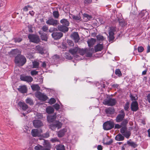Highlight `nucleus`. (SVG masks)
<instances>
[{
  "instance_id": "obj_12",
  "label": "nucleus",
  "mask_w": 150,
  "mask_h": 150,
  "mask_svg": "<svg viewBox=\"0 0 150 150\" xmlns=\"http://www.w3.org/2000/svg\"><path fill=\"white\" fill-rule=\"evenodd\" d=\"M20 79L22 81H26L28 82H31L33 80V78L31 76L21 75L20 76Z\"/></svg>"
},
{
  "instance_id": "obj_16",
  "label": "nucleus",
  "mask_w": 150,
  "mask_h": 150,
  "mask_svg": "<svg viewBox=\"0 0 150 150\" xmlns=\"http://www.w3.org/2000/svg\"><path fill=\"white\" fill-rule=\"evenodd\" d=\"M57 28L59 31L64 33L67 32L68 30V28L67 27L63 25H59L58 26Z\"/></svg>"
},
{
  "instance_id": "obj_55",
  "label": "nucleus",
  "mask_w": 150,
  "mask_h": 150,
  "mask_svg": "<svg viewBox=\"0 0 150 150\" xmlns=\"http://www.w3.org/2000/svg\"><path fill=\"white\" fill-rule=\"evenodd\" d=\"M54 107L57 110H58L59 108V105L57 103H56L54 105Z\"/></svg>"
},
{
  "instance_id": "obj_64",
  "label": "nucleus",
  "mask_w": 150,
  "mask_h": 150,
  "mask_svg": "<svg viewBox=\"0 0 150 150\" xmlns=\"http://www.w3.org/2000/svg\"><path fill=\"white\" fill-rule=\"evenodd\" d=\"M28 31L29 32L32 33L33 32V31L32 30V27L31 25H28Z\"/></svg>"
},
{
  "instance_id": "obj_40",
  "label": "nucleus",
  "mask_w": 150,
  "mask_h": 150,
  "mask_svg": "<svg viewBox=\"0 0 150 150\" xmlns=\"http://www.w3.org/2000/svg\"><path fill=\"white\" fill-rule=\"evenodd\" d=\"M50 141L52 143L59 142V139L56 137L52 138L50 140Z\"/></svg>"
},
{
  "instance_id": "obj_14",
  "label": "nucleus",
  "mask_w": 150,
  "mask_h": 150,
  "mask_svg": "<svg viewBox=\"0 0 150 150\" xmlns=\"http://www.w3.org/2000/svg\"><path fill=\"white\" fill-rule=\"evenodd\" d=\"M131 109L132 111H137L138 109V103L137 101H133L131 105Z\"/></svg>"
},
{
  "instance_id": "obj_45",
  "label": "nucleus",
  "mask_w": 150,
  "mask_h": 150,
  "mask_svg": "<svg viewBox=\"0 0 150 150\" xmlns=\"http://www.w3.org/2000/svg\"><path fill=\"white\" fill-rule=\"evenodd\" d=\"M114 34H109V41H112L113 40L114 38Z\"/></svg>"
},
{
  "instance_id": "obj_29",
  "label": "nucleus",
  "mask_w": 150,
  "mask_h": 150,
  "mask_svg": "<svg viewBox=\"0 0 150 150\" xmlns=\"http://www.w3.org/2000/svg\"><path fill=\"white\" fill-rule=\"evenodd\" d=\"M56 147V150H64L65 149L64 146L61 144L58 145Z\"/></svg>"
},
{
  "instance_id": "obj_52",
  "label": "nucleus",
  "mask_w": 150,
  "mask_h": 150,
  "mask_svg": "<svg viewBox=\"0 0 150 150\" xmlns=\"http://www.w3.org/2000/svg\"><path fill=\"white\" fill-rule=\"evenodd\" d=\"M83 16L84 17L87 18L88 20L92 18V17L91 16L88 15L87 14L85 13L83 15Z\"/></svg>"
},
{
  "instance_id": "obj_62",
  "label": "nucleus",
  "mask_w": 150,
  "mask_h": 150,
  "mask_svg": "<svg viewBox=\"0 0 150 150\" xmlns=\"http://www.w3.org/2000/svg\"><path fill=\"white\" fill-rule=\"evenodd\" d=\"M129 104L128 103H126L124 106V109L126 110H127L129 108Z\"/></svg>"
},
{
  "instance_id": "obj_59",
  "label": "nucleus",
  "mask_w": 150,
  "mask_h": 150,
  "mask_svg": "<svg viewBox=\"0 0 150 150\" xmlns=\"http://www.w3.org/2000/svg\"><path fill=\"white\" fill-rule=\"evenodd\" d=\"M29 5H28L26 6H25L23 8V10L24 11H26L28 10V8L30 7Z\"/></svg>"
},
{
  "instance_id": "obj_50",
  "label": "nucleus",
  "mask_w": 150,
  "mask_h": 150,
  "mask_svg": "<svg viewBox=\"0 0 150 150\" xmlns=\"http://www.w3.org/2000/svg\"><path fill=\"white\" fill-rule=\"evenodd\" d=\"M56 102L54 98H51L49 101V103L51 104H54Z\"/></svg>"
},
{
  "instance_id": "obj_30",
  "label": "nucleus",
  "mask_w": 150,
  "mask_h": 150,
  "mask_svg": "<svg viewBox=\"0 0 150 150\" xmlns=\"http://www.w3.org/2000/svg\"><path fill=\"white\" fill-rule=\"evenodd\" d=\"M119 24L122 27L125 26L127 24L126 23L125 21L124 20L122 19H121L119 20Z\"/></svg>"
},
{
  "instance_id": "obj_42",
  "label": "nucleus",
  "mask_w": 150,
  "mask_h": 150,
  "mask_svg": "<svg viewBox=\"0 0 150 150\" xmlns=\"http://www.w3.org/2000/svg\"><path fill=\"white\" fill-rule=\"evenodd\" d=\"M41 38L42 40L46 41L47 40V37L46 35L42 34L41 35Z\"/></svg>"
},
{
  "instance_id": "obj_27",
  "label": "nucleus",
  "mask_w": 150,
  "mask_h": 150,
  "mask_svg": "<svg viewBox=\"0 0 150 150\" xmlns=\"http://www.w3.org/2000/svg\"><path fill=\"white\" fill-rule=\"evenodd\" d=\"M36 49L39 53L41 54L44 53L43 48L39 45H37L36 46Z\"/></svg>"
},
{
  "instance_id": "obj_37",
  "label": "nucleus",
  "mask_w": 150,
  "mask_h": 150,
  "mask_svg": "<svg viewBox=\"0 0 150 150\" xmlns=\"http://www.w3.org/2000/svg\"><path fill=\"white\" fill-rule=\"evenodd\" d=\"M53 15L54 17L56 18H58L59 16V12L58 11H54L53 12Z\"/></svg>"
},
{
  "instance_id": "obj_3",
  "label": "nucleus",
  "mask_w": 150,
  "mask_h": 150,
  "mask_svg": "<svg viewBox=\"0 0 150 150\" xmlns=\"http://www.w3.org/2000/svg\"><path fill=\"white\" fill-rule=\"evenodd\" d=\"M114 126L113 122L108 121L105 122L103 125V129L105 130H108L112 128Z\"/></svg>"
},
{
  "instance_id": "obj_10",
  "label": "nucleus",
  "mask_w": 150,
  "mask_h": 150,
  "mask_svg": "<svg viewBox=\"0 0 150 150\" xmlns=\"http://www.w3.org/2000/svg\"><path fill=\"white\" fill-rule=\"evenodd\" d=\"M52 38L57 40L60 39L63 35V33L61 32H54L52 34Z\"/></svg>"
},
{
  "instance_id": "obj_34",
  "label": "nucleus",
  "mask_w": 150,
  "mask_h": 150,
  "mask_svg": "<svg viewBox=\"0 0 150 150\" xmlns=\"http://www.w3.org/2000/svg\"><path fill=\"white\" fill-rule=\"evenodd\" d=\"M45 148L39 144L35 147V150H43Z\"/></svg>"
},
{
  "instance_id": "obj_15",
  "label": "nucleus",
  "mask_w": 150,
  "mask_h": 150,
  "mask_svg": "<svg viewBox=\"0 0 150 150\" xmlns=\"http://www.w3.org/2000/svg\"><path fill=\"white\" fill-rule=\"evenodd\" d=\"M31 134L33 137H39L40 135V132L37 129L32 130Z\"/></svg>"
},
{
  "instance_id": "obj_44",
  "label": "nucleus",
  "mask_w": 150,
  "mask_h": 150,
  "mask_svg": "<svg viewBox=\"0 0 150 150\" xmlns=\"http://www.w3.org/2000/svg\"><path fill=\"white\" fill-rule=\"evenodd\" d=\"M69 52L74 56L75 55V49H71L69 50Z\"/></svg>"
},
{
  "instance_id": "obj_25",
  "label": "nucleus",
  "mask_w": 150,
  "mask_h": 150,
  "mask_svg": "<svg viewBox=\"0 0 150 150\" xmlns=\"http://www.w3.org/2000/svg\"><path fill=\"white\" fill-rule=\"evenodd\" d=\"M60 23L66 27L68 26L69 24V21L66 19H64L61 20Z\"/></svg>"
},
{
  "instance_id": "obj_51",
  "label": "nucleus",
  "mask_w": 150,
  "mask_h": 150,
  "mask_svg": "<svg viewBox=\"0 0 150 150\" xmlns=\"http://www.w3.org/2000/svg\"><path fill=\"white\" fill-rule=\"evenodd\" d=\"M22 40V39L21 38H16L14 39V41L15 42H19Z\"/></svg>"
},
{
  "instance_id": "obj_36",
  "label": "nucleus",
  "mask_w": 150,
  "mask_h": 150,
  "mask_svg": "<svg viewBox=\"0 0 150 150\" xmlns=\"http://www.w3.org/2000/svg\"><path fill=\"white\" fill-rule=\"evenodd\" d=\"M96 37L97 40L99 41H103L105 40V38L103 37L100 35H98Z\"/></svg>"
},
{
  "instance_id": "obj_7",
  "label": "nucleus",
  "mask_w": 150,
  "mask_h": 150,
  "mask_svg": "<svg viewBox=\"0 0 150 150\" xmlns=\"http://www.w3.org/2000/svg\"><path fill=\"white\" fill-rule=\"evenodd\" d=\"M88 51V49H80L76 47V58H77L79 56L78 54L80 55H84Z\"/></svg>"
},
{
  "instance_id": "obj_41",
  "label": "nucleus",
  "mask_w": 150,
  "mask_h": 150,
  "mask_svg": "<svg viewBox=\"0 0 150 150\" xmlns=\"http://www.w3.org/2000/svg\"><path fill=\"white\" fill-rule=\"evenodd\" d=\"M38 73V71H36L35 70L31 71L30 72L31 75L32 76L37 75Z\"/></svg>"
},
{
  "instance_id": "obj_31",
  "label": "nucleus",
  "mask_w": 150,
  "mask_h": 150,
  "mask_svg": "<svg viewBox=\"0 0 150 150\" xmlns=\"http://www.w3.org/2000/svg\"><path fill=\"white\" fill-rule=\"evenodd\" d=\"M25 102L29 104L30 105H33V100L30 98H28L26 99Z\"/></svg>"
},
{
  "instance_id": "obj_48",
  "label": "nucleus",
  "mask_w": 150,
  "mask_h": 150,
  "mask_svg": "<svg viewBox=\"0 0 150 150\" xmlns=\"http://www.w3.org/2000/svg\"><path fill=\"white\" fill-rule=\"evenodd\" d=\"M42 30L45 32H47L48 30V27L46 25H43L42 28Z\"/></svg>"
},
{
  "instance_id": "obj_57",
  "label": "nucleus",
  "mask_w": 150,
  "mask_h": 150,
  "mask_svg": "<svg viewBox=\"0 0 150 150\" xmlns=\"http://www.w3.org/2000/svg\"><path fill=\"white\" fill-rule=\"evenodd\" d=\"M130 96L132 100H135L137 99V96H134L132 95H131Z\"/></svg>"
},
{
  "instance_id": "obj_46",
  "label": "nucleus",
  "mask_w": 150,
  "mask_h": 150,
  "mask_svg": "<svg viewBox=\"0 0 150 150\" xmlns=\"http://www.w3.org/2000/svg\"><path fill=\"white\" fill-rule=\"evenodd\" d=\"M76 43L78 42L79 40H80V38L77 32H76Z\"/></svg>"
},
{
  "instance_id": "obj_22",
  "label": "nucleus",
  "mask_w": 150,
  "mask_h": 150,
  "mask_svg": "<svg viewBox=\"0 0 150 150\" xmlns=\"http://www.w3.org/2000/svg\"><path fill=\"white\" fill-rule=\"evenodd\" d=\"M106 112L108 114H112L114 112V110L112 108H109L105 110Z\"/></svg>"
},
{
  "instance_id": "obj_6",
  "label": "nucleus",
  "mask_w": 150,
  "mask_h": 150,
  "mask_svg": "<svg viewBox=\"0 0 150 150\" xmlns=\"http://www.w3.org/2000/svg\"><path fill=\"white\" fill-rule=\"evenodd\" d=\"M35 96L37 98L40 100L45 101L47 98L46 95L39 91H37L35 93Z\"/></svg>"
},
{
  "instance_id": "obj_18",
  "label": "nucleus",
  "mask_w": 150,
  "mask_h": 150,
  "mask_svg": "<svg viewBox=\"0 0 150 150\" xmlns=\"http://www.w3.org/2000/svg\"><path fill=\"white\" fill-rule=\"evenodd\" d=\"M18 89L22 93H26L27 91V88L25 86H19V88H18Z\"/></svg>"
},
{
  "instance_id": "obj_60",
  "label": "nucleus",
  "mask_w": 150,
  "mask_h": 150,
  "mask_svg": "<svg viewBox=\"0 0 150 150\" xmlns=\"http://www.w3.org/2000/svg\"><path fill=\"white\" fill-rule=\"evenodd\" d=\"M92 0H84L85 3L87 4H90L92 2Z\"/></svg>"
},
{
  "instance_id": "obj_23",
  "label": "nucleus",
  "mask_w": 150,
  "mask_h": 150,
  "mask_svg": "<svg viewBox=\"0 0 150 150\" xmlns=\"http://www.w3.org/2000/svg\"><path fill=\"white\" fill-rule=\"evenodd\" d=\"M46 111L48 114L52 113L54 111V109L52 107L49 106L46 108Z\"/></svg>"
},
{
  "instance_id": "obj_20",
  "label": "nucleus",
  "mask_w": 150,
  "mask_h": 150,
  "mask_svg": "<svg viewBox=\"0 0 150 150\" xmlns=\"http://www.w3.org/2000/svg\"><path fill=\"white\" fill-rule=\"evenodd\" d=\"M67 131L66 129H64L58 132L57 135L59 137H63L65 133Z\"/></svg>"
},
{
  "instance_id": "obj_2",
  "label": "nucleus",
  "mask_w": 150,
  "mask_h": 150,
  "mask_svg": "<svg viewBox=\"0 0 150 150\" xmlns=\"http://www.w3.org/2000/svg\"><path fill=\"white\" fill-rule=\"evenodd\" d=\"M62 125V124L59 121H55L53 123L49 125V128L52 130H55L56 128L58 129L61 128Z\"/></svg>"
},
{
  "instance_id": "obj_13",
  "label": "nucleus",
  "mask_w": 150,
  "mask_h": 150,
  "mask_svg": "<svg viewBox=\"0 0 150 150\" xmlns=\"http://www.w3.org/2000/svg\"><path fill=\"white\" fill-rule=\"evenodd\" d=\"M46 23L50 25H56L57 24L58 21L52 18L48 19L46 21Z\"/></svg>"
},
{
  "instance_id": "obj_11",
  "label": "nucleus",
  "mask_w": 150,
  "mask_h": 150,
  "mask_svg": "<svg viewBox=\"0 0 150 150\" xmlns=\"http://www.w3.org/2000/svg\"><path fill=\"white\" fill-rule=\"evenodd\" d=\"M34 126L35 128H39L43 126V122L39 120H35L33 121Z\"/></svg>"
},
{
  "instance_id": "obj_9",
  "label": "nucleus",
  "mask_w": 150,
  "mask_h": 150,
  "mask_svg": "<svg viewBox=\"0 0 150 150\" xmlns=\"http://www.w3.org/2000/svg\"><path fill=\"white\" fill-rule=\"evenodd\" d=\"M18 105L20 107V108L22 109L23 110L25 111L28 110V111H27V113L30 111V110H29L28 109V106L25 103L20 101L18 103Z\"/></svg>"
},
{
  "instance_id": "obj_61",
  "label": "nucleus",
  "mask_w": 150,
  "mask_h": 150,
  "mask_svg": "<svg viewBox=\"0 0 150 150\" xmlns=\"http://www.w3.org/2000/svg\"><path fill=\"white\" fill-rule=\"evenodd\" d=\"M37 118L41 119L42 117V114L40 113H38L36 115Z\"/></svg>"
},
{
  "instance_id": "obj_4",
  "label": "nucleus",
  "mask_w": 150,
  "mask_h": 150,
  "mask_svg": "<svg viewBox=\"0 0 150 150\" xmlns=\"http://www.w3.org/2000/svg\"><path fill=\"white\" fill-rule=\"evenodd\" d=\"M28 38L30 41L35 43H38L40 41L39 37L36 35L29 34L28 36Z\"/></svg>"
},
{
  "instance_id": "obj_63",
  "label": "nucleus",
  "mask_w": 150,
  "mask_h": 150,
  "mask_svg": "<svg viewBox=\"0 0 150 150\" xmlns=\"http://www.w3.org/2000/svg\"><path fill=\"white\" fill-rule=\"evenodd\" d=\"M53 58L54 60H57L59 59V56L58 55H55L53 57Z\"/></svg>"
},
{
  "instance_id": "obj_54",
  "label": "nucleus",
  "mask_w": 150,
  "mask_h": 150,
  "mask_svg": "<svg viewBox=\"0 0 150 150\" xmlns=\"http://www.w3.org/2000/svg\"><path fill=\"white\" fill-rule=\"evenodd\" d=\"M144 50V48L142 46H140L138 47V51L139 52H142Z\"/></svg>"
},
{
  "instance_id": "obj_58",
  "label": "nucleus",
  "mask_w": 150,
  "mask_h": 150,
  "mask_svg": "<svg viewBox=\"0 0 150 150\" xmlns=\"http://www.w3.org/2000/svg\"><path fill=\"white\" fill-rule=\"evenodd\" d=\"M122 127L121 125H119L118 124H116L115 125V129H120Z\"/></svg>"
},
{
  "instance_id": "obj_56",
  "label": "nucleus",
  "mask_w": 150,
  "mask_h": 150,
  "mask_svg": "<svg viewBox=\"0 0 150 150\" xmlns=\"http://www.w3.org/2000/svg\"><path fill=\"white\" fill-rule=\"evenodd\" d=\"M112 142V139H110L109 141L105 143H104V144L106 145H109Z\"/></svg>"
},
{
  "instance_id": "obj_24",
  "label": "nucleus",
  "mask_w": 150,
  "mask_h": 150,
  "mask_svg": "<svg viewBox=\"0 0 150 150\" xmlns=\"http://www.w3.org/2000/svg\"><path fill=\"white\" fill-rule=\"evenodd\" d=\"M124 139V137L120 134H117L115 137V139L117 141H122Z\"/></svg>"
},
{
  "instance_id": "obj_21",
  "label": "nucleus",
  "mask_w": 150,
  "mask_h": 150,
  "mask_svg": "<svg viewBox=\"0 0 150 150\" xmlns=\"http://www.w3.org/2000/svg\"><path fill=\"white\" fill-rule=\"evenodd\" d=\"M96 42V39H95L91 38L90 39L88 40L87 41V43L88 46L89 47H92L93 46Z\"/></svg>"
},
{
  "instance_id": "obj_33",
  "label": "nucleus",
  "mask_w": 150,
  "mask_h": 150,
  "mask_svg": "<svg viewBox=\"0 0 150 150\" xmlns=\"http://www.w3.org/2000/svg\"><path fill=\"white\" fill-rule=\"evenodd\" d=\"M130 135V132L129 131L126 130L125 133L123 134V135L125 136L126 138H128L129 137Z\"/></svg>"
},
{
  "instance_id": "obj_8",
  "label": "nucleus",
  "mask_w": 150,
  "mask_h": 150,
  "mask_svg": "<svg viewBox=\"0 0 150 150\" xmlns=\"http://www.w3.org/2000/svg\"><path fill=\"white\" fill-rule=\"evenodd\" d=\"M116 101L115 99L111 98L105 100L103 102V104L109 106H113L115 104Z\"/></svg>"
},
{
  "instance_id": "obj_43",
  "label": "nucleus",
  "mask_w": 150,
  "mask_h": 150,
  "mask_svg": "<svg viewBox=\"0 0 150 150\" xmlns=\"http://www.w3.org/2000/svg\"><path fill=\"white\" fill-rule=\"evenodd\" d=\"M115 74H116L119 76H121L122 74L120 70L119 69H117L115 71Z\"/></svg>"
},
{
  "instance_id": "obj_1",
  "label": "nucleus",
  "mask_w": 150,
  "mask_h": 150,
  "mask_svg": "<svg viewBox=\"0 0 150 150\" xmlns=\"http://www.w3.org/2000/svg\"><path fill=\"white\" fill-rule=\"evenodd\" d=\"M26 62V58L22 55L18 54L15 57V62L18 66H23Z\"/></svg>"
},
{
  "instance_id": "obj_5",
  "label": "nucleus",
  "mask_w": 150,
  "mask_h": 150,
  "mask_svg": "<svg viewBox=\"0 0 150 150\" xmlns=\"http://www.w3.org/2000/svg\"><path fill=\"white\" fill-rule=\"evenodd\" d=\"M120 112V113L117 115L115 119L116 121L118 122H121L124 119L125 116V114L123 110H121Z\"/></svg>"
},
{
  "instance_id": "obj_17",
  "label": "nucleus",
  "mask_w": 150,
  "mask_h": 150,
  "mask_svg": "<svg viewBox=\"0 0 150 150\" xmlns=\"http://www.w3.org/2000/svg\"><path fill=\"white\" fill-rule=\"evenodd\" d=\"M103 47L102 44H98L94 47L95 52H96L101 51L103 49Z\"/></svg>"
},
{
  "instance_id": "obj_35",
  "label": "nucleus",
  "mask_w": 150,
  "mask_h": 150,
  "mask_svg": "<svg viewBox=\"0 0 150 150\" xmlns=\"http://www.w3.org/2000/svg\"><path fill=\"white\" fill-rule=\"evenodd\" d=\"M127 143L129 145L134 148L136 147L137 146V144L133 142H129L128 141Z\"/></svg>"
},
{
  "instance_id": "obj_47",
  "label": "nucleus",
  "mask_w": 150,
  "mask_h": 150,
  "mask_svg": "<svg viewBox=\"0 0 150 150\" xmlns=\"http://www.w3.org/2000/svg\"><path fill=\"white\" fill-rule=\"evenodd\" d=\"M126 130L127 129L126 128V127H122V128L120 130V132L123 135V134L125 133V132L126 131Z\"/></svg>"
},
{
  "instance_id": "obj_28",
  "label": "nucleus",
  "mask_w": 150,
  "mask_h": 150,
  "mask_svg": "<svg viewBox=\"0 0 150 150\" xmlns=\"http://www.w3.org/2000/svg\"><path fill=\"white\" fill-rule=\"evenodd\" d=\"M121 125L122 127H126V125L128 123V121L127 119H124L122 121Z\"/></svg>"
},
{
  "instance_id": "obj_38",
  "label": "nucleus",
  "mask_w": 150,
  "mask_h": 150,
  "mask_svg": "<svg viewBox=\"0 0 150 150\" xmlns=\"http://www.w3.org/2000/svg\"><path fill=\"white\" fill-rule=\"evenodd\" d=\"M109 30V34H114V32L115 31V29L114 27H112L110 28Z\"/></svg>"
},
{
  "instance_id": "obj_39",
  "label": "nucleus",
  "mask_w": 150,
  "mask_h": 150,
  "mask_svg": "<svg viewBox=\"0 0 150 150\" xmlns=\"http://www.w3.org/2000/svg\"><path fill=\"white\" fill-rule=\"evenodd\" d=\"M64 57L66 59H71L72 58L71 57L70 55L68 53H66L65 54Z\"/></svg>"
},
{
  "instance_id": "obj_32",
  "label": "nucleus",
  "mask_w": 150,
  "mask_h": 150,
  "mask_svg": "<svg viewBox=\"0 0 150 150\" xmlns=\"http://www.w3.org/2000/svg\"><path fill=\"white\" fill-rule=\"evenodd\" d=\"M33 68H37L39 67V63L38 62L36 61H34L33 62Z\"/></svg>"
},
{
  "instance_id": "obj_26",
  "label": "nucleus",
  "mask_w": 150,
  "mask_h": 150,
  "mask_svg": "<svg viewBox=\"0 0 150 150\" xmlns=\"http://www.w3.org/2000/svg\"><path fill=\"white\" fill-rule=\"evenodd\" d=\"M31 87L32 90L34 91H39L40 89V87L38 84L32 85Z\"/></svg>"
},
{
  "instance_id": "obj_49",
  "label": "nucleus",
  "mask_w": 150,
  "mask_h": 150,
  "mask_svg": "<svg viewBox=\"0 0 150 150\" xmlns=\"http://www.w3.org/2000/svg\"><path fill=\"white\" fill-rule=\"evenodd\" d=\"M67 42L69 46L71 47L74 46V44L72 41L68 40Z\"/></svg>"
},
{
  "instance_id": "obj_53",
  "label": "nucleus",
  "mask_w": 150,
  "mask_h": 150,
  "mask_svg": "<svg viewBox=\"0 0 150 150\" xmlns=\"http://www.w3.org/2000/svg\"><path fill=\"white\" fill-rule=\"evenodd\" d=\"M86 53V56L87 57H91L92 56V53L88 52V50L87 51Z\"/></svg>"
},
{
  "instance_id": "obj_19",
  "label": "nucleus",
  "mask_w": 150,
  "mask_h": 150,
  "mask_svg": "<svg viewBox=\"0 0 150 150\" xmlns=\"http://www.w3.org/2000/svg\"><path fill=\"white\" fill-rule=\"evenodd\" d=\"M56 117V115H49L47 117V120L49 122H52L55 120Z\"/></svg>"
}]
</instances>
